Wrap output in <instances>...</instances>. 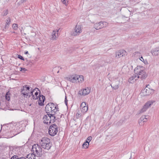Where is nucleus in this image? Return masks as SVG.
<instances>
[{"mask_svg": "<svg viewBox=\"0 0 159 159\" xmlns=\"http://www.w3.org/2000/svg\"><path fill=\"white\" fill-rule=\"evenodd\" d=\"M148 115H143L141 116L139 120V124L141 126H143L144 123L148 121V119L149 118Z\"/></svg>", "mask_w": 159, "mask_h": 159, "instance_id": "obj_8", "label": "nucleus"}, {"mask_svg": "<svg viewBox=\"0 0 159 159\" xmlns=\"http://www.w3.org/2000/svg\"><path fill=\"white\" fill-rule=\"evenodd\" d=\"M51 107H54V103H49L46 105L45 110L47 114H50L51 112Z\"/></svg>", "mask_w": 159, "mask_h": 159, "instance_id": "obj_13", "label": "nucleus"}, {"mask_svg": "<svg viewBox=\"0 0 159 159\" xmlns=\"http://www.w3.org/2000/svg\"><path fill=\"white\" fill-rule=\"evenodd\" d=\"M67 101H68V100H67L66 97V96L65 98V102L66 105V106H67Z\"/></svg>", "mask_w": 159, "mask_h": 159, "instance_id": "obj_39", "label": "nucleus"}, {"mask_svg": "<svg viewBox=\"0 0 159 159\" xmlns=\"http://www.w3.org/2000/svg\"><path fill=\"white\" fill-rule=\"evenodd\" d=\"M140 60L142 61H144L142 57H141L140 58Z\"/></svg>", "mask_w": 159, "mask_h": 159, "instance_id": "obj_42", "label": "nucleus"}, {"mask_svg": "<svg viewBox=\"0 0 159 159\" xmlns=\"http://www.w3.org/2000/svg\"><path fill=\"white\" fill-rule=\"evenodd\" d=\"M74 30V32L72 34L73 35L76 36L82 32L81 26L79 25H76Z\"/></svg>", "mask_w": 159, "mask_h": 159, "instance_id": "obj_11", "label": "nucleus"}, {"mask_svg": "<svg viewBox=\"0 0 159 159\" xmlns=\"http://www.w3.org/2000/svg\"><path fill=\"white\" fill-rule=\"evenodd\" d=\"M108 26V23L106 22L100 21L94 24L93 27L97 30L106 27Z\"/></svg>", "mask_w": 159, "mask_h": 159, "instance_id": "obj_5", "label": "nucleus"}, {"mask_svg": "<svg viewBox=\"0 0 159 159\" xmlns=\"http://www.w3.org/2000/svg\"><path fill=\"white\" fill-rule=\"evenodd\" d=\"M12 27L15 30H17L18 28L17 25L16 24H14L12 25Z\"/></svg>", "mask_w": 159, "mask_h": 159, "instance_id": "obj_30", "label": "nucleus"}, {"mask_svg": "<svg viewBox=\"0 0 159 159\" xmlns=\"http://www.w3.org/2000/svg\"><path fill=\"white\" fill-rule=\"evenodd\" d=\"M138 79L137 75L134 73V74L131 76L129 78L128 80V81L130 83H133L134 82V81L137 80Z\"/></svg>", "mask_w": 159, "mask_h": 159, "instance_id": "obj_19", "label": "nucleus"}, {"mask_svg": "<svg viewBox=\"0 0 159 159\" xmlns=\"http://www.w3.org/2000/svg\"><path fill=\"white\" fill-rule=\"evenodd\" d=\"M58 131L57 126L55 124L51 125L49 128L48 133L52 136H54L57 133Z\"/></svg>", "mask_w": 159, "mask_h": 159, "instance_id": "obj_4", "label": "nucleus"}, {"mask_svg": "<svg viewBox=\"0 0 159 159\" xmlns=\"http://www.w3.org/2000/svg\"><path fill=\"white\" fill-rule=\"evenodd\" d=\"M45 100V97L42 95H41L39 96L38 101L39 104L40 106H43Z\"/></svg>", "mask_w": 159, "mask_h": 159, "instance_id": "obj_18", "label": "nucleus"}, {"mask_svg": "<svg viewBox=\"0 0 159 159\" xmlns=\"http://www.w3.org/2000/svg\"><path fill=\"white\" fill-rule=\"evenodd\" d=\"M55 114L52 115V113L50 114V120H51V123H53L56 120L59 118V117H57V116H55Z\"/></svg>", "mask_w": 159, "mask_h": 159, "instance_id": "obj_21", "label": "nucleus"}, {"mask_svg": "<svg viewBox=\"0 0 159 159\" xmlns=\"http://www.w3.org/2000/svg\"><path fill=\"white\" fill-rule=\"evenodd\" d=\"M155 102V101L154 100H150L147 102L140 111V113H142L145 111H146L148 108L150 107L151 105L153 104Z\"/></svg>", "mask_w": 159, "mask_h": 159, "instance_id": "obj_6", "label": "nucleus"}, {"mask_svg": "<svg viewBox=\"0 0 159 159\" xmlns=\"http://www.w3.org/2000/svg\"><path fill=\"white\" fill-rule=\"evenodd\" d=\"M149 85V84L146 85V87L141 91V93L143 96H145L149 95L153 92V90L152 89L148 87V86Z\"/></svg>", "mask_w": 159, "mask_h": 159, "instance_id": "obj_7", "label": "nucleus"}, {"mask_svg": "<svg viewBox=\"0 0 159 159\" xmlns=\"http://www.w3.org/2000/svg\"><path fill=\"white\" fill-rule=\"evenodd\" d=\"M61 117V116H60L59 117Z\"/></svg>", "mask_w": 159, "mask_h": 159, "instance_id": "obj_47", "label": "nucleus"}, {"mask_svg": "<svg viewBox=\"0 0 159 159\" xmlns=\"http://www.w3.org/2000/svg\"><path fill=\"white\" fill-rule=\"evenodd\" d=\"M76 116L77 117H79L80 116V114H79V113H77L76 114Z\"/></svg>", "mask_w": 159, "mask_h": 159, "instance_id": "obj_41", "label": "nucleus"}, {"mask_svg": "<svg viewBox=\"0 0 159 159\" xmlns=\"http://www.w3.org/2000/svg\"><path fill=\"white\" fill-rule=\"evenodd\" d=\"M125 53L126 52L124 50H120L116 52V57L118 58L122 57Z\"/></svg>", "mask_w": 159, "mask_h": 159, "instance_id": "obj_17", "label": "nucleus"}, {"mask_svg": "<svg viewBox=\"0 0 159 159\" xmlns=\"http://www.w3.org/2000/svg\"><path fill=\"white\" fill-rule=\"evenodd\" d=\"M25 87L26 90V91L28 92V93L29 91L30 88L27 85H25L24 86Z\"/></svg>", "mask_w": 159, "mask_h": 159, "instance_id": "obj_32", "label": "nucleus"}, {"mask_svg": "<svg viewBox=\"0 0 159 159\" xmlns=\"http://www.w3.org/2000/svg\"><path fill=\"white\" fill-rule=\"evenodd\" d=\"M68 0H61L63 3L66 5L67 4Z\"/></svg>", "mask_w": 159, "mask_h": 159, "instance_id": "obj_34", "label": "nucleus"}, {"mask_svg": "<svg viewBox=\"0 0 159 159\" xmlns=\"http://www.w3.org/2000/svg\"><path fill=\"white\" fill-rule=\"evenodd\" d=\"M11 159H20V157L19 158L18 156L14 155L12 157Z\"/></svg>", "mask_w": 159, "mask_h": 159, "instance_id": "obj_31", "label": "nucleus"}, {"mask_svg": "<svg viewBox=\"0 0 159 159\" xmlns=\"http://www.w3.org/2000/svg\"><path fill=\"white\" fill-rule=\"evenodd\" d=\"M21 93L26 98H30L31 96V95L28 94V92L26 91L25 87L23 86L21 89Z\"/></svg>", "mask_w": 159, "mask_h": 159, "instance_id": "obj_16", "label": "nucleus"}, {"mask_svg": "<svg viewBox=\"0 0 159 159\" xmlns=\"http://www.w3.org/2000/svg\"><path fill=\"white\" fill-rule=\"evenodd\" d=\"M36 156V155L33 153L31 154H29L27 155V158L28 159H35Z\"/></svg>", "mask_w": 159, "mask_h": 159, "instance_id": "obj_23", "label": "nucleus"}, {"mask_svg": "<svg viewBox=\"0 0 159 159\" xmlns=\"http://www.w3.org/2000/svg\"><path fill=\"white\" fill-rule=\"evenodd\" d=\"M92 137L91 136H89L87 138V139L86 140V141H88L89 142V143L91 141L92 139Z\"/></svg>", "mask_w": 159, "mask_h": 159, "instance_id": "obj_36", "label": "nucleus"}, {"mask_svg": "<svg viewBox=\"0 0 159 159\" xmlns=\"http://www.w3.org/2000/svg\"><path fill=\"white\" fill-rule=\"evenodd\" d=\"M83 80V76L82 75H78V79H77V83L82 82Z\"/></svg>", "mask_w": 159, "mask_h": 159, "instance_id": "obj_25", "label": "nucleus"}, {"mask_svg": "<svg viewBox=\"0 0 159 159\" xmlns=\"http://www.w3.org/2000/svg\"><path fill=\"white\" fill-rule=\"evenodd\" d=\"M34 92V91H33L31 92L30 94L32 96V98L33 99H37L38 98V97L40 96V95H39L38 92H36L34 95H33V93Z\"/></svg>", "mask_w": 159, "mask_h": 159, "instance_id": "obj_22", "label": "nucleus"}, {"mask_svg": "<svg viewBox=\"0 0 159 159\" xmlns=\"http://www.w3.org/2000/svg\"><path fill=\"white\" fill-rule=\"evenodd\" d=\"M155 51L159 52V48H156L154 49H152Z\"/></svg>", "mask_w": 159, "mask_h": 159, "instance_id": "obj_38", "label": "nucleus"}, {"mask_svg": "<svg viewBox=\"0 0 159 159\" xmlns=\"http://www.w3.org/2000/svg\"><path fill=\"white\" fill-rule=\"evenodd\" d=\"M3 16H5L7 15L8 13V10H6L5 11H4L3 12Z\"/></svg>", "mask_w": 159, "mask_h": 159, "instance_id": "obj_33", "label": "nucleus"}, {"mask_svg": "<svg viewBox=\"0 0 159 159\" xmlns=\"http://www.w3.org/2000/svg\"><path fill=\"white\" fill-rule=\"evenodd\" d=\"M20 68L21 69V70H20V71H22L23 72V71H25L26 70V69L25 68L21 67V68Z\"/></svg>", "mask_w": 159, "mask_h": 159, "instance_id": "obj_40", "label": "nucleus"}, {"mask_svg": "<svg viewBox=\"0 0 159 159\" xmlns=\"http://www.w3.org/2000/svg\"><path fill=\"white\" fill-rule=\"evenodd\" d=\"M83 80V76L82 75H78V79H77V83L82 82Z\"/></svg>", "mask_w": 159, "mask_h": 159, "instance_id": "obj_24", "label": "nucleus"}, {"mask_svg": "<svg viewBox=\"0 0 159 159\" xmlns=\"http://www.w3.org/2000/svg\"><path fill=\"white\" fill-rule=\"evenodd\" d=\"M20 159H26L25 157H20Z\"/></svg>", "mask_w": 159, "mask_h": 159, "instance_id": "obj_46", "label": "nucleus"}, {"mask_svg": "<svg viewBox=\"0 0 159 159\" xmlns=\"http://www.w3.org/2000/svg\"><path fill=\"white\" fill-rule=\"evenodd\" d=\"M89 145V142L88 141H86V142L82 144V147L84 148H87L88 147Z\"/></svg>", "mask_w": 159, "mask_h": 159, "instance_id": "obj_26", "label": "nucleus"}, {"mask_svg": "<svg viewBox=\"0 0 159 159\" xmlns=\"http://www.w3.org/2000/svg\"><path fill=\"white\" fill-rule=\"evenodd\" d=\"M8 25H6V26H5V29H6L7 28H8Z\"/></svg>", "mask_w": 159, "mask_h": 159, "instance_id": "obj_43", "label": "nucleus"}, {"mask_svg": "<svg viewBox=\"0 0 159 159\" xmlns=\"http://www.w3.org/2000/svg\"><path fill=\"white\" fill-rule=\"evenodd\" d=\"M32 151L33 152V153H34L35 152V153L34 154L38 157L42 156L43 154L42 152L43 153H44V151H42V149L40 146L37 144H34L32 146Z\"/></svg>", "mask_w": 159, "mask_h": 159, "instance_id": "obj_3", "label": "nucleus"}, {"mask_svg": "<svg viewBox=\"0 0 159 159\" xmlns=\"http://www.w3.org/2000/svg\"><path fill=\"white\" fill-rule=\"evenodd\" d=\"M10 93H9V92H7V93L6 95V98L7 99V100L8 101H9L10 99Z\"/></svg>", "mask_w": 159, "mask_h": 159, "instance_id": "obj_29", "label": "nucleus"}, {"mask_svg": "<svg viewBox=\"0 0 159 159\" xmlns=\"http://www.w3.org/2000/svg\"><path fill=\"white\" fill-rule=\"evenodd\" d=\"M28 51H26V52H25V54H28Z\"/></svg>", "mask_w": 159, "mask_h": 159, "instance_id": "obj_45", "label": "nucleus"}, {"mask_svg": "<svg viewBox=\"0 0 159 159\" xmlns=\"http://www.w3.org/2000/svg\"><path fill=\"white\" fill-rule=\"evenodd\" d=\"M151 53L152 55L154 56H158L159 55V52L155 51L153 50L151 51Z\"/></svg>", "mask_w": 159, "mask_h": 159, "instance_id": "obj_28", "label": "nucleus"}, {"mask_svg": "<svg viewBox=\"0 0 159 159\" xmlns=\"http://www.w3.org/2000/svg\"><path fill=\"white\" fill-rule=\"evenodd\" d=\"M50 114H48L45 115L43 117V122L47 125H50L51 123L50 120Z\"/></svg>", "mask_w": 159, "mask_h": 159, "instance_id": "obj_12", "label": "nucleus"}, {"mask_svg": "<svg viewBox=\"0 0 159 159\" xmlns=\"http://www.w3.org/2000/svg\"><path fill=\"white\" fill-rule=\"evenodd\" d=\"M54 108L53 107H51V112L50 113H52V115H53L55 114H56L57 111H58V108L57 107V105L54 104Z\"/></svg>", "mask_w": 159, "mask_h": 159, "instance_id": "obj_20", "label": "nucleus"}, {"mask_svg": "<svg viewBox=\"0 0 159 159\" xmlns=\"http://www.w3.org/2000/svg\"><path fill=\"white\" fill-rule=\"evenodd\" d=\"M80 109L81 111L83 113H85L87 112L88 110V106H86L85 102H83L81 104Z\"/></svg>", "mask_w": 159, "mask_h": 159, "instance_id": "obj_14", "label": "nucleus"}, {"mask_svg": "<svg viewBox=\"0 0 159 159\" xmlns=\"http://www.w3.org/2000/svg\"><path fill=\"white\" fill-rule=\"evenodd\" d=\"M26 0H21V2H25Z\"/></svg>", "mask_w": 159, "mask_h": 159, "instance_id": "obj_44", "label": "nucleus"}, {"mask_svg": "<svg viewBox=\"0 0 159 159\" xmlns=\"http://www.w3.org/2000/svg\"><path fill=\"white\" fill-rule=\"evenodd\" d=\"M18 57L20 59H21V60H22L23 61H24L25 60V59L23 57H22L21 56V55H18Z\"/></svg>", "mask_w": 159, "mask_h": 159, "instance_id": "obj_37", "label": "nucleus"}, {"mask_svg": "<svg viewBox=\"0 0 159 159\" xmlns=\"http://www.w3.org/2000/svg\"><path fill=\"white\" fill-rule=\"evenodd\" d=\"M11 22V20L10 18H8L7 20L6 23L7 25H9L10 24V23Z\"/></svg>", "mask_w": 159, "mask_h": 159, "instance_id": "obj_35", "label": "nucleus"}, {"mask_svg": "<svg viewBox=\"0 0 159 159\" xmlns=\"http://www.w3.org/2000/svg\"><path fill=\"white\" fill-rule=\"evenodd\" d=\"M90 92V89L88 88H87L80 90L79 93L80 95L85 96L89 94Z\"/></svg>", "mask_w": 159, "mask_h": 159, "instance_id": "obj_9", "label": "nucleus"}, {"mask_svg": "<svg viewBox=\"0 0 159 159\" xmlns=\"http://www.w3.org/2000/svg\"><path fill=\"white\" fill-rule=\"evenodd\" d=\"M111 87L114 89H117L119 87V85L118 84H114L112 85H111Z\"/></svg>", "mask_w": 159, "mask_h": 159, "instance_id": "obj_27", "label": "nucleus"}, {"mask_svg": "<svg viewBox=\"0 0 159 159\" xmlns=\"http://www.w3.org/2000/svg\"><path fill=\"white\" fill-rule=\"evenodd\" d=\"M59 31V30H53L52 33L51 39L52 40H56L57 38L58 37V32Z\"/></svg>", "mask_w": 159, "mask_h": 159, "instance_id": "obj_15", "label": "nucleus"}, {"mask_svg": "<svg viewBox=\"0 0 159 159\" xmlns=\"http://www.w3.org/2000/svg\"><path fill=\"white\" fill-rule=\"evenodd\" d=\"M67 80L72 83H77V79H78V75H76L70 76L67 78Z\"/></svg>", "mask_w": 159, "mask_h": 159, "instance_id": "obj_10", "label": "nucleus"}, {"mask_svg": "<svg viewBox=\"0 0 159 159\" xmlns=\"http://www.w3.org/2000/svg\"><path fill=\"white\" fill-rule=\"evenodd\" d=\"M134 72L137 75L138 79H145L147 76L144 70V68L141 66H137L134 70Z\"/></svg>", "mask_w": 159, "mask_h": 159, "instance_id": "obj_1", "label": "nucleus"}, {"mask_svg": "<svg viewBox=\"0 0 159 159\" xmlns=\"http://www.w3.org/2000/svg\"><path fill=\"white\" fill-rule=\"evenodd\" d=\"M40 144L43 148L48 151L50 149L52 146L50 139L47 137L42 138L40 142Z\"/></svg>", "mask_w": 159, "mask_h": 159, "instance_id": "obj_2", "label": "nucleus"}]
</instances>
